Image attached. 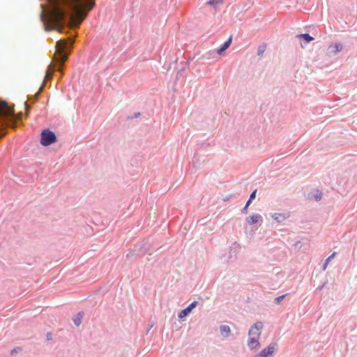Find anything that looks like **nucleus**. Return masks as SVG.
<instances>
[{
    "mask_svg": "<svg viewBox=\"0 0 357 357\" xmlns=\"http://www.w3.org/2000/svg\"><path fill=\"white\" fill-rule=\"evenodd\" d=\"M197 303L196 301L192 302L186 308L181 310L178 314V317L182 319L186 317L188 314L191 312L192 309H194L197 306Z\"/></svg>",
    "mask_w": 357,
    "mask_h": 357,
    "instance_id": "nucleus-7",
    "label": "nucleus"
},
{
    "mask_svg": "<svg viewBox=\"0 0 357 357\" xmlns=\"http://www.w3.org/2000/svg\"><path fill=\"white\" fill-rule=\"evenodd\" d=\"M56 137L53 132L49 130H45L42 132L40 139V143L42 145L47 146L56 142Z\"/></svg>",
    "mask_w": 357,
    "mask_h": 357,
    "instance_id": "nucleus-5",
    "label": "nucleus"
},
{
    "mask_svg": "<svg viewBox=\"0 0 357 357\" xmlns=\"http://www.w3.org/2000/svg\"><path fill=\"white\" fill-rule=\"evenodd\" d=\"M248 206H245L243 209H242V212L244 213H247V208H248Z\"/></svg>",
    "mask_w": 357,
    "mask_h": 357,
    "instance_id": "nucleus-21",
    "label": "nucleus"
},
{
    "mask_svg": "<svg viewBox=\"0 0 357 357\" xmlns=\"http://www.w3.org/2000/svg\"><path fill=\"white\" fill-rule=\"evenodd\" d=\"M321 199V194H319V195L317 196V199Z\"/></svg>",
    "mask_w": 357,
    "mask_h": 357,
    "instance_id": "nucleus-26",
    "label": "nucleus"
},
{
    "mask_svg": "<svg viewBox=\"0 0 357 357\" xmlns=\"http://www.w3.org/2000/svg\"><path fill=\"white\" fill-rule=\"evenodd\" d=\"M277 346V343H271L266 348L257 354L254 357H273V355L276 350Z\"/></svg>",
    "mask_w": 357,
    "mask_h": 357,
    "instance_id": "nucleus-6",
    "label": "nucleus"
},
{
    "mask_svg": "<svg viewBox=\"0 0 357 357\" xmlns=\"http://www.w3.org/2000/svg\"><path fill=\"white\" fill-rule=\"evenodd\" d=\"M265 51V46H260L258 50V55H261Z\"/></svg>",
    "mask_w": 357,
    "mask_h": 357,
    "instance_id": "nucleus-19",
    "label": "nucleus"
},
{
    "mask_svg": "<svg viewBox=\"0 0 357 357\" xmlns=\"http://www.w3.org/2000/svg\"><path fill=\"white\" fill-rule=\"evenodd\" d=\"M43 85L40 87V89L39 91L38 92L37 95L40 93V91L43 90Z\"/></svg>",
    "mask_w": 357,
    "mask_h": 357,
    "instance_id": "nucleus-28",
    "label": "nucleus"
},
{
    "mask_svg": "<svg viewBox=\"0 0 357 357\" xmlns=\"http://www.w3.org/2000/svg\"><path fill=\"white\" fill-rule=\"evenodd\" d=\"M223 52V47H220L218 50V53L219 54H220L222 52Z\"/></svg>",
    "mask_w": 357,
    "mask_h": 357,
    "instance_id": "nucleus-22",
    "label": "nucleus"
},
{
    "mask_svg": "<svg viewBox=\"0 0 357 357\" xmlns=\"http://www.w3.org/2000/svg\"><path fill=\"white\" fill-rule=\"evenodd\" d=\"M251 200L252 199H249V200L247 202L245 205L248 206L250 204V203H251Z\"/></svg>",
    "mask_w": 357,
    "mask_h": 357,
    "instance_id": "nucleus-25",
    "label": "nucleus"
},
{
    "mask_svg": "<svg viewBox=\"0 0 357 357\" xmlns=\"http://www.w3.org/2000/svg\"><path fill=\"white\" fill-rule=\"evenodd\" d=\"M73 43L72 40H60L56 43V59L60 62L61 65H62L67 59L68 53L66 52V49L68 46H71Z\"/></svg>",
    "mask_w": 357,
    "mask_h": 357,
    "instance_id": "nucleus-4",
    "label": "nucleus"
},
{
    "mask_svg": "<svg viewBox=\"0 0 357 357\" xmlns=\"http://www.w3.org/2000/svg\"><path fill=\"white\" fill-rule=\"evenodd\" d=\"M263 327L264 324L261 321H257L250 327L248 340V346L250 349L254 350L260 347L259 337Z\"/></svg>",
    "mask_w": 357,
    "mask_h": 357,
    "instance_id": "nucleus-3",
    "label": "nucleus"
},
{
    "mask_svg": "<svg viewBox=\"0 0 357 357\" xmlns=\"http://www.w3.org/2000/svg\"><path fill=\"white\" fill-rule=\"evenodd\" d=\"M231 40H232V37L230 36L229 38L227 41L225 42V50L229 47V45L231 43Z\"/></svg>",
    "mask_w": 357,
    "mask_h": 357,
    "instance_id": "nucleus-17",
    "label": "nucleus"
},
{
    "mask_svg": "<svg viewBox=\"0 0 357 357\" xmlns=\"http://www.w3.org/2000/svg\"><path fill=\"white\" fill-rule=\"evenodd\" d=\"M246 220L249 225H254L261 220V217L259 214H255L247 218Z\"/></svg>",
    "mask_w": 357,
    "mask_h": 357,
    "instance_id": "nucleus-8",
    "label": "nucleus"
},
{
    "mask_svg": "<svg viewBox=\"0 0 357 357\" xmlns=\"http://www.w3.org/2000/svg\"><path fill=\"white\" fill-rule=\"evenodd\" d=\"M208 5L213 6L215 8L217 7V6H220L222 4V0H209L207 2Z\"/></svg>",
    "mask_w": 357,
    "mask_h": 357,
    "instance_id": "nucleus-13",
    "label": "nucleus"
},
{
    "mask_svg": "<svg viewBox=\"0 0 357 357\" xmlns=\"http://www.w3.org/2000/svg\"><path fill=\"white\" fill-rule=\"evenodd\" d=\"M289 215L280 213H275L272 215V218L279 222L287 219Z\"/></svg>",
    "mask_w": 357,
    "mask_h": 357,
    "instance_id": "nucleus-9",
    "label": "nucleus"
},
{
    "mask_svg": "<svg viewBox=\"0 0 357 357\" xmlns=\"http://www.w3.org/2000/svg\"><path fill=\"white\" fill-rule=\"evenodd\" d=\"M54 73V70L52 69L51 66H49L48 69L46 71L45 79H50L52 77Z\"/></svg>",
    "mask_w": 357,
    "mask_h": 357,
    "instance_id": "nucleus-12",
    "label": "nucleus"
},
{
    "mask_svg": "<svg viewBox=\"0 0 357 357\" xmlns=\"http://www.w3.org/2000/svg\"><path fill=\"white\" fill-rule=\"evenodd\" d=\"M83 317L84 312H80L77 314L76 317L74 319V323L76 326H79L81 324Z\"/></svg>",
    "mask_w": 357,
    "mask_h": 357,
    "instance_id": "nucleus-11",
    "label": "nucleus"
},
{
    "mask_svg": "<svg viewBox=\"0 0 357 357\" xmlns=\"http://www.w3.org/2000/svg\"><path fill=\"white\" fill-rule=\"evenodd\" d=\"M336 253L335 252H333L331 255H330L325 261V263L324 264V266H323V270L325 271L327 268V266L328 264V263L330 262V261L331 259H333L335 256Z\"/></svg>",
    "mask_w": 357,
    "mask_h": 357,
    "instance_id": "nucleus-14",
    "label": "nucleus"
},
{
    "mask_svg": "<svg viewBox=\"0 0 357 357\" xmlns=\"http://www.w3.org/2000/svg\"><path fill=\"white\" fill-rule=\"evenodd\" d=\"M22 116V113L15 115L13 107L9 105L7 102L0 100V121L2 126L15 128V121L20 120Z\"/></svg>",
    "mask_w": 357,
    "mask_h": 357,
    "instance_id": "nucleus-2",
    "label": "nucleus"
},
{
    "mask_svg": "<svg viewBox=\"0 0 357 357\" xmlns=\"http://www.w3.org/2000/svg\"><path fill=\"white\" fill-rule=\"evenodd\" d=\"M225 333H226V336L231 335V330L229 326H225Z\"/></svg>",
    "mask_w": 357,
    "mask_h": 357,
    "instance_id": "nucleus-18",
    "label": "nucleus"
},
{
    "mask_svg": "<svg viewBox=\"0 0 357 357\" xmlns=\"http://www.w3.org/2000/svg\"><path fill=\"white\" fill-rule=\"evenodd\" d=\"M299 37L303 38L306 42H310L312 41L314 38L310 36L308 33H303V34H301L299 36Z\"/></svg>",
    "mask_w": 357,
    "mask_h": 357,
    "instance_id": "nucleus-15",
    "label": "nucleus"
},
{
    "mask_svg": "<svg viewBox=\"0 0 357 357\" xmlns=\"http://www.w3.org/2000/svg\"><path fill=\"white\" fill-rule=\"evenodd\" d=\"M4 135H5V132H1V133L0 134V138H1V137H2Z\"/></svg>",
    "mask_w": 357,
    "mask_h": 357,
    "instance_id": "nucleus-27",
    "label": "nucleus"
},
{
    "mask_svg": "<svg viewBox=\"0 0 357 357\" xmlns=\"http://www.w3.org/2000/svg\"><path fill=\"white\" fill-rule=\"evenodd\" d=\"M24 105H25V107H26V113L28 112V110L29 109V107L28 105V104L26 102H24Z\"/></svg>",
    "mask_w": 357,
    "mask_h": 357,
    "instance_id": "nucleus-23",
    "label": "nucleus"
},
{
    "mask_svg": "<svg viewBox=\"0 0 357 357\" xmlns=\"http://www.w3.org/2000/svg\"><path fill=\"white\" fill-rule=\"evenodd\" d=\"M47 8L42 6V21L51 29L61 31L66 24L73 27L87 17L95 6L94 0H47Z\"/></svg>",
    "mask_w": 357,
    "mask_h": 357,
    "instance_id": "nucleus-1",
    "label": "nucleus"
},
{
    "mask_svg": "<svg viewBox=\"0 0 357 357\" xmlns=\"http://www.w3.org/2000/svg\"><path fill=\"white\" fill-rule=\"evenodd\" d=\"M256 193H257L256 190L252 192V194L250 195V199H254L255 198V197H256Z\"/></svg>",
    "mask_w": 357,
    "mask_h": 357,
    "instance_id": "nucleus-20",
    "label": "nucleus"
},
{
    "mask_svg": "<svg viewBox=\"0 0 357 357\" xmlns=\"http://www.w3.org/2000/svg\"><path fill=\"white\" fill-rule=\"evenodd\" d=\"M15 353H17L16 349H14L13 350L11 351V355H13Z\"/></svg>",
    "mask_w": 357,
    "mask_h": 357,
    "instance_id": "nucleus-24",
    "label": "nucleus"
},
{
    "mask_svg": "<svg viewBox=\"0 0 357 357\" xmlns=\"http://www.w3.org/2000/svg\"><path fill=\"white\" fill-rule=\"evenodd\" d=\"M328 49L331 53L335 54L342 50V45L340 44L335 43L331 45Z\"/></svg>",
    "mask_w": 357,
    "mask_h": 357,
    "instance_id": "nucleus-10",
    "label": "nucleus"
},
{
    "mask_svg": "<svg viewBox=\"0 0 357 357\" xmlns=\"http://www.w3.org/2000/svg\"><path fill=\"white\" fill-rule=\"evenodd\" d=\"M286 295H282V296H280L277 298H275V302L277 305H279L280 304V303L283 301L284 298L285 297Z\"/></svg>",
    "mask_w": 357,
    "mask_h": 357,
    "instance_id": "nucleus-16",
    "label": "nucleus"
}]
</instances>
